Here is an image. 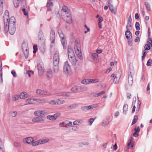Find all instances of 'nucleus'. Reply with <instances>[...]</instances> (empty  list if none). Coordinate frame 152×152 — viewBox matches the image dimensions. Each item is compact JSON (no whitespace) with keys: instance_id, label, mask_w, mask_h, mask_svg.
Here are the masks:
<instances>
[{"instance_id":"1","label":"nucleus","mask_w":152,"mask_h":152,"mask_svg":"<svg viewBox=\"0 0 152 152\" xmlns=\"http://www.w3.org/2000/svg\"><path fill=\"white\" fill-rule=\"evenodd\" d=\"M68 58L72 65L77 67L81 63L80 61L76 59L74 52L70 46H68L67 48Z\"/></svg>"},{"instance_id":"2","label":"nucleus","mask_w":152,"mask_h":152,"mask_svg":"<svg viewBox=\"0 0 152 152\" xmlns=\"http://www.w3.org/2000/svg\"><path fill=\"white\" fill-rule=\"evenodd\" d=\"M74 49L75 53L77 56L80 60L83 59L82 54L81 52V45L79 41L76 39L75 42Z\"/></svg>"},{"instance_id":"3","label":"nucleus","mask_w":152,"mask_h":152,"mask_svg":"<svg viewBox=\"0 0 152 152\" xmlns=\"http://www.w3.org/2000/svg\"><path fill=\"white\" fill-rule=\"evenodd\" d=\"M16 20L15 18L14 17H11L10 18L7 19V30H6V29L5 28V23L4 22V31L5 32H8V30L9 28V26H15V22Z\"/></svg>"},{"instance_id":"4","label":"nucleus","mask_w":152,"mask_h":152,"mask_svg":"<svg viewBox=\"0 0 152 152\" xmlns=\"http://www.w3.org/2000/svg\"><path fill=\"white\" fill-rule=\"evenodd\" d=\"M37 68L39 75H42L43 74L45 70L44 64L42 62H40L38 64Z\"/></svg>"},{"instance_id":"5","label":"nucleus","mask_w":152,"mask_h":152,"mask_svg":"<svg viewBox=\"0 0 152 152\" xmlns=\"http://www.w3.org/2000/svg\"><path fill=\"white\" fill-rule=\"evenodd\" d=\"M59 53L58 51H56L54 54L53 58V64H59Z\"/></svg>"},{"instance_id":"6","label":"nucleus","mask_w":152,"mask_h":152,"mask_svg":"<svg viewBox=\"0 0 152 152\" xmlns=\"http://www.w3.org/2000/svg\"><path fill=\"white\" fill-rule=\"evenodd\" d=\"M9 13L8 10H6L5 11L4 15L3 17L4 22L5 23V28L6 30H7V19H9Z\"/></svg>"},{"instance_id":"7","label":"nucleus","mask_w":152,"mask_h":152,"mask_svg":"<svg viewBox=\"0 0 152 152\" xmlns=\"http://www.w3.org/2000/svg\"><path fill=\"white\" fill-rule=\"evenodd\" d=\"M62 18L67 23H70L72 22V17L69 12L63 15Z\"/></svg>"},{"instance_id":"8","label":"nucleus","mask_w":152,"mask_h":152,"mask_svg":"<svg viewBox=\"0 0 152 152\" xmlns=\"http://www.w3.org/2000/svg\"><path fill=\"white\" fill-rule=\"evenodd\" d=\"M13 2L14 6L15 7H18L20 3L23 7H25L26 4V0H14Z\"/></svg>"},{"instance_id":"9","label":"nucleus","mask_w":152,"mask_h":152,"mask_svg":"<svg viewBox=\"0 0 152 152\" xmlns=\"http://www.w3.org/2000/svg\"><path fill=\"white\" fill-rule=\"evenodd\" d=\"M22 49L23 51L25 58L27 59L28 57V50L27 45L26 44H23L22 45Z\"/></svg>"},{"instance_id":"10","label":"nucleus","mask_w":152,"mask_h":152,"mask_svg":"<svg viewBox=\"0 0 152 152\" xmlns=\"http://www.w3.org/2000/svg\"><path fill=\"white\" fill-rule=\"evenodd\" d=\"M71 71V67L67 61L64 63V65L63 68V71L65 73H69Z\"/></svg>"},{"instance_id":"11","label":"nucleus","mask_w":152,"mask_h":152,"mask_svg":"<svg viewBox=\"0 0 152 152\" xmlns=\"http://www.w3.org/2000/svg\"><path fill=\"white\" fill-rule=\"evenodd\" d=\"M126 38L128 39L129 42H131L132 41V35L131 32L128 30L126 31L125 32Z\"/></svg>"},{"instance_id":"12","label":"nucleus","mask_w":152,"mask_h":152,"mask_svg":"<svg viewBox=\"0 0 152 152\" xmlns=\"http://www.w3.org/2000/svg\"><path fill=\"white\" fill-rule=\"evenodd\" d=\"M34 141L33 138L31 137H26L23 139V141L24 143H26L28 144H31Z\"/></svg>"},{"instance_id":"13","label":"nucleus","mask_w":152,"mask_h":152,"mask_svg":"<svg viewBox=\"0 0 152 152\" xmlns=\"http://www.w3.org/2000/svg\"><path fill=\"white\" fill-rule=\"evenodd\" d=\"M55 38V31L53 30H51L50 33V39L51 41L52 44H54Z\"/></svg>"},{"instance_id":"14","label":"nucleus","mask_w":152,"mask_h":152,"mask_svg":"<svg viewBox=\"0 0 152 152\" xmlns=\"http://www.w3.org/2000/svg\"><path fill=\"white\" fill-rule=\"evenodd\" d=\"M53 6L52 2L51 0L48 1L46 7L47 8V11H50L52 9Z\"/></svg>"},{"instance_id":"15","label":"nucleus","mask_w":152,"mask_h":152,"mask_svg":"<svg viewBox=\"0 0 152 152\" xmlns=\"http://www.w3.org/2000/svg\"><path fill=\"white\" fill-rule=\"evenodd\" d=\"M46 113L45 110H38L35 111L34 115L36 116H39L41 115H44Z\"/></svg>"},{"instance_id":"16","label":"nucleus","mask_w":152,"mask_h":152,"mask_svg":"<svg viewBox=\"0 0 152 152\" xmlns=\"http://www.w3.org/2000/svg\"><path fill=\"white\" fill-rule=\"evenodd\" d=\"M32 121L34 123L44 122V120L41 117H37L34 118L32 119Z\"/></svg>"},{"instance_id":"17","label":"nucleus","mask_w":152,"mask_h":152,"mask_svg":"<svg viewBox=\"0 0 152 152\" xmlns=\"http://www.w3.org/2000/svg\"><path fill=\"white\" fill-rule=\"evenodd\" d=\"M70 95V93L69 92H62L59 93L58 95L66 97H68Z\"/></svg>"},{"instance_id":"18","label":"nucleus","mask_w":152,"mask_h":152,"mask_svg":"<svg viewBox=\"0 0 152 152\" xmlns=\"http://www.w3.org/2000/svg\"><path fill=\"white\" fill-rule=\"evenodd\" d=\"M10 34L11 35H13L15 31V26H9L8 30Z\"/></svg>"},{"instance_id":"19","label":"nucleus","mask_w":152,"mask_h":152,"mask_svg":"<svg viewBox=\"0 0 152 152\" xmlns=\"http://www.w3.org/2000/svg\"><path fill=\"white\" fill-rule=\"evenodd\" d=\"M62 14L64 15L69 12V10L67 7L65 6H63L62 9Z\"/></svg>"},{"instance_id":"20","label":"nucleus","mask_w":152,"mask_h":152,"mask_svg":"<svg viewBox=\"0 0 152 152\" xmlns=\"http://www.w3.org/2000/svg\"><path fill=\"white\" fill-rule=\"evenodd\" d=\"M34 100L38 103L43 104L47 102V100L45 99H35Z\"/></svg>"},{"instance_id":"21","label":"nucleus","mask_w":152,"mask_h":152,"mask_svg":"<svg viewBox=\"0 0 152 152\" xmlns=\"http://www.w3.org/2000/svg\"><path fill=\"white\" fill-rule=\"evenodd\" d=\"M53 69L54 73H57L59 71L58 64H53Z\"/></svg>"},{"instance_id":"22","label":"nucleus","mask_w":152,"mask_h":152,"mask_svg":"<svg viewBox=\"0 0 152 152\" xmlns=\"http://www.w3.org/2000/svg\"><path fill=\"white\" fill-rule=\"evenodd\" d=\"M44 37V35L43 34V32L41 30L39 31L38 34V38L40 40L43 39Z\"/></svg>"},{"instance_id":"23","label":"nucleus","mask_w":152,"mask_h":152,"mask_svg":"<svg viewBox=\"0 0 152 152\" xmlns=\"http://www.w3.org/2000/svg\"><path fill=\"white\" fill-rule=\"evenodd\" d=\"M131 72H130V75H129L128 76V80L129 85L130 86H132L133 84V79L131 74Z\"/></svg>"},{"instance_id":"24","label":"nucleus","mask_w":152,"mask_h":152,"mask_svg":"<svg viewBox=\"0 0 152 152\" xmlns=\"http://www.w3.org/2000/svg\"><path fill=\"white\" fill-rule=\"evenodd\" d=\"M53 75L52 71L51 69H49L47 72V77L49 78L51 77Z\"/></svg>"},{"instance_id":"25","label":"nucleus","mask_w":152,"mask_h":152,"mask_svg":"<svg viewBox=\"0 0 152 152\" xmlns=\"http://www.w3.org/2000/svg\"><path fill=\"white\" fill-rule=\"evenodd\" d=\"M47 118L48 119L54 121L56 119V118L54 114L53 115H48L47 116Z\"/></svg>"},{"instance_id":"26","label":"nucleus","mask_w":152,"mask_h":152,"mask_svg":"<svg viewBox=\"0 0 152 152\" xmlns=\"http://www.w3.org/2000/svg\"><path fill=\"white\" fill-rule=\"evenodd\" d=\"M34 99H27L26 100V102L28 104H33L35 103L34 102V101H35L34 100Z\"/></svg>"},{"instance_id":"27","label":"nucleus","mask_w":152,"mask_h":152,"mask_svg":"<svg viewBox=\"0 0 152 152\" xmlns=\"http://www.w3.org/2000/svg\"><path fill=\"white\" fill-rule=\"evenodd\" d=\"M58 32L61 39L64 38V35L61 29H58Z\"/></svg>"},{"instance_id":"28","label":"nucleus","mask_w":152,"mask_h":152,"mask_svg":"<svg viewBox=\"0 0 152 152\" xmlns=\"http://www.w3.org/2000/svg\"><path fill=\"white\" fill-rule=\"evenodd\" d=\"M131 140L130 139L128 142L127 146V148L129 149V148H130L132 149L134 147V145L133 143H131Z\"/></svg>"},{"instance_id":"29","label":"nucleus","mask_w":152,"mask_h":152,"mask_svg":"<svg viewBox=\"0 0 152 152\" xmlns=\"http://www.w3.org/2000/svg\"><path fill=\"white\" fill-rule=\"evenodd\" d=\"M27 94L26 92H22L20 95V97L21 99H23L27 97Z\"/></svg>"},{"instance_id":"30","label":"nucleus","mask_w":152,"mask_h":152,"mask_svg":"<svg viewBox=\"0 0 152 152\" xmlns=\"http://www.w3.org/2000/svg\"><path fill=\"white\" fill-rule=\"evenodd\" d=\"M109 121L110 120L109 118H107L104 120L102 124V126H105L109 124Z\"/></svg>"},{"instance_id":"31","label":"nucleus","mask_w":152,"mask_h":152,"mask_svg":"<svg viewBox=\"0 0 152 152\" xmlns=\"http://www.w3.org/2000/svg\"><path fill=\"white\" fill-rule=\"evenodd\" d=\"M91 107H90V105L85 106L82 107L81 108V109L83 111H85L86 110H88L89 109H91Z\"/></svg>"},{"instance_id":"32","label":"nucleus","mask_w":152,"mask_h":152,"mask_svg":"<svg viewBox=\"0 0 152 152\" xmlns=\"http://www.w3.org/2000/svg\"><path fill=\"white\" fill-rule=\"evenodd\" d=\"M56 105H61L64 103L65 101L62 99H56Z\"/></svg>"},{"instance_id":"33","label":"nucleus","mask_w":152,"mask_h":152,"mask_svg":"<svg viewBox=\"0 0 152 152\" xmlns=\"http://www.w3.org/2000/svg\"><path fill=\"white\" fill-rule=\"evenodd\" d=\"M90 79H87L83 80L81 81V83L83 84H87L90 83Z\"/></svg>"},{"instance_id":"34","label":"nucleus","mask_w":152,"mask_h":152,"mask_svg":"<svg viewBox=\"0 0 152 152\" xmlns=\"http://www.w3.org/2000/svg\"><path fill=\"white\" fill-rule=\"evenodd\" d=\"M145 5L147 10L149 12L151 10L150 4L148 2H145Z\"/></svg>"},{"instance_id":"35","label":"nucleus","mask_w":152,"mask_h":152,"mask_svg":"<svg viewBox=\"0 0 152 152\" xmlns=\"http://www.w3.org/2000/svg\"><path fill=\"white\" fill-rule=\"evenodd\" d=\"M41 144L40 140L37 141H35L34 142H33L32 143V145L33 146H34L36 145Z\"/></svg>"},{"instance_id":"36","label":"nucleus","mask_w":152,"mask_h":152,"mask_svg":"<svg viewBox=\"0 0 152 152\" xmlns=\"http://www.w3.org/2000/svg\"><path fill=\"white\" fill-rule=\"evenodd\" d=\"M14 145L16 148H19L21 146V143L18 141H15L14 142Z\"/></svg>"},{"instance_id":"37","label":"nucleus","mask_w":152,"mask_h":152,"mask_svg":"<svg viewBox=\"0 0 152 152\" xmlns=\"http://www.w3.org/2000/svg\"><path fill=\"white\" fill-rule=\"evenodd\" d=\"M17 114L18 112L17 111L10 112L9 113L10 116L12 117H15L17 115Z\"/></svg>"},{"instance_id":"38","label":"nucleus","mask_w":152,"mask_h":152,"mask_svg":"<svg viewBox=\"0 0 152 152\" xmlns=\"http://www.w3.org/2000/svg\"><path fill=\"white\" fill-rule=\"evenodd\" d=\"M126 28L127 30H131L132 29L131 22H130V23H128V22H127V23L126 27Z\"/></svg>"},{"instance_id":"39","label":"nucleus","mask_w":152,"mask_h":152,"mask_svg":"<svg viewBox=\"0 0 152 152\" xmlns=\"http://www.w3.org/2000/svg\"><path fill=\"white\" fill-rule=\"evenodd\" d=\"M128 105L127 104H124L123 107V112L124 114L126 113V112L127 111Z\"/></svg>"},{"instance_id":"40","label":"nucleus","mask_w":152,"mask_h":152,"mask_svg":"<svg viewBox=\"0 0 152 152\" xmlns=\"http://www.w3.org/2000/svg\"><path fill=\"white\" fill-rule=\"evenodd\" d=\"M79 88L77 87L74 86L72 88L71 91L73 93H76L78 91Z\"/></svg>"},{"instance_id":"41","label":"nucleus","mask_w":152,"mask_h":152,"mask_svg":"<svg viewBox=\"0 0 152 152\" xmlns=\"http://www.w3.org/2000/svg\"><path fill=\"white\" fill-rule=\"evenodd\" d=\"M90 83H96L99 82V80L98 79H90Z\"/></svg>"},{"instance_id":"42","label":"nucleus","mask_w":152,"mask_h":152,"mask_svg":"<svg viewBox=\"0 0 152 152\" xmlns=\"http://www.w3.org/2000/svg\"><path fill=\"white\" fill-rule=\"evenodd\" d=\"M51 94L50 93L45 91H42V95L49 96Z\"/></svg>"},{"instance_id":"43","label":"nucleus","mask_w":152,"mask_h":152,"mask_svg":"<svg viewBox=\"0 0 152 152\" xmlns=\"http://www.w3.org/2000/svg\"><path fill=\"white\" fill-rule=\"evenodd\" d=\"M96 117L95 118H90L89 119L88 121V124L91 126L93 122L94 121L95 119L96 118Z\"/></svg>"},{"instance_id":"44","label":"nucleus","mask_w":152,"mask_h":152,"mask_svg":"<svg viewBox=\"0 0 152 152\" xmlns=\"http://www.w3.org/2000/svg\"><path fill=\"white\" fill-rule=\"evenodd\" d=\"M138 119V117L137 115H135L134 116V118L133 119L132 125L134 124L137 121Z\"/></svg>"},{"instance_id":"45","label":"nucleus","mask_w":152,"mask_h":152,"mask_svg":"<svg viewBox=\"0 0 152 152\" xmlns=\"http://www.w3.org/2000/svg\"><path fill=\"white\" fill-rule=\"evenodd\" d=\"M83 123V121L76 120L73 122V124L74 125H78L80 123L82 124Z\"/></svg>"},{"instance_id":"46","label":"nucleus","mask_w":152,"mask_h":152,"mask_svg":"<svg viewBox=\"0 0 152 152\" xmlns=\"http://www.w3.org/2000/svg\"><path fill=\"white\" fill-rule=\"evenodd\" d=\"M48 103L52 105H56V99L52 100L50 101Z\"/></svg>"},{"instance_id":"47","label":"nucleus","mask_w":152,"mask_h":152,"mask_svg":"<svg viewBox=\"0 0 152 152\" xmlns=\"http://www.w3.org/2000/svg\"><path fill=\"white\" fill-rule=\"evenodd\" d=\"M41 144H43L48 142L49 139L48 138H46L43 140H40Z\"/></svg>"},{"instance_id":"48","label":"nucleus","mask_w":152,"mask_h":152,"mask_svg":"<svg viewBox=\"0 0 152 152\" xmlns=\"http://www.w3.org/2000/svg\"><path fill=\"white\" fill-rule=\"evenodd\" d=\"M140 24L139 22H136L135 24V27L136 29L137 30H139L140 29Z\"/></svg>"},{"instance_id":"49","label":"nucleus","mask_w":152,"mask_h":152,"mask_svg":"<svg viewBox=\"0 0 152 152\" xmlns=\"http://www.w3.org/2000/svg\"><path fill=\"white\" fill-rule=\"evenodd\" d=\"M89 144V143L87 142H83L79 144V147H82L83 145H88Z\"/></svg>"},{"instance_id":"50","label":"nucleus","mask_w":152,"mask_h":152,"mask_svg":"<svg viewBox=\"0 0 152 152\" xmlns=\"http://www.w3.org/2000/svg\"><path fill=\"white\" fill-rule=\"evenodd\" d=\"M91 56L93 59L94 60L95 59L97 58L98 56V55L96 53H94L92 54Z\"/></svg>"},{"instance_id":"51","label":"nucleus","mask_w":152,"mask_h":152,"mask_svg":"<svg viewBox=\"0 0 152 152\" xmlns=\"http://www.w3.org/2000/svg\"><path fill=\"white\" fill-rule=\"evenodd\" d=\"M22 11L23 12L24 14L26 16H27V18H28V12L26 10L25 8H23L22 10Z\"/></svg>"},{"instance_id":"52","label":"nucleus","mask_w":152,"mask_h":152,"mask_svg":"<svg viewBox=\"0 0 152 152\" xmlns=\"http://www.w3.org/2000/svg\"><path fill=\"white\" fill-rule=\"evenodd\" d=\"M152 65V60L151 59H149L147 61L146 65L148 66H151Z\"/></svg>"},{"instance_id":"53","label":"nucleus","mask_w":152,"mask_h":152,"mask_svg":"<svg viewBox=\"0 0 152 152\" xmlns=\"http://www.w3.org/2000/svg\"><path fill=\"white\" fill-rule=\"evenodd\" d=\"M3 146V142L0 138V152H3L2 147Z\"/></svg>"},{"instance_id":"54","label":"nucleus","mask_w":152,"mask_h":152,"mask_svg":"<svg viewBox=\"0 0 152 152\" xmlns=\"http://www.w3.org/2000/svg\"><path fill=\"white\" fill-rule=\"evenodd\" d=\"M61 41L63 47H64V45H65L66 43V40L65 38L61 39Z\"/></svg>"},{"instance_id":"55","label":"nucleus","mask_w":152,"mask_h":152,"mask_svg":"<svg viewBox=\"0 0 152 152\" xmlns=\"http://www.w3.org/2000/svg\"><path fill=\"white\" fill-rule=\"evenodd\" d=\"M42 91L40 89H37L36 90V92L37 94L42 95Z\"/></svg>"},{"instance_id":"56","label":"nucleus","mask_w":152,"mask_h":152,"mask_svg":"<svg viewBox=\"0 0 152 152\" xmlns=\"http://www.w3.org/2000/svg\"><path fill=\"white\" fill-rule=\"evenodd\" d=\"M27 73L28 74L29 77H30L31 75L34 74V72L33 71L28 70L27 71Z\"/></svg>"},{"instance_id":"57","label":"nucleus","mask_w":152,"mask_h":152,"mask_svg":"<svg viewBox=\"0 0 152 152\" xmlns=\"http://www.w3.org/2000/svg\"><path fill=\"white\" fill-rule=\"evenodd\" d=\"M144 48L145 50H148L150 49V46L148 45V44H146L145 45Z\"/></svg>"},{"instance_id":"58","label":"nucleus","mask_w":152,"mask_h":152,"mask_svg":"<svg viewBox=\"0 0 152 152\" xmlns=\"http://www.w3.org/2000/svg\"><path fill=\"white\" fill-rule=\"evenodd\" d=\"M33 48L34 49L33 52L34 53H35L37 50V46L34 45L33 46Z\"/></svg>"},{"instance_id":"59","label":"nucleus","mask_w":152,"mask_h":152,"mask_svg":"<svg viewBox=\"0 0 152 152\" xmlns=\"http://www.w3.org/2000/svg\"><path fill=\"white\" fill-rule=\"evenodd\" d=\"M108 6L110 10L113 8V5L112 4L110 3V1H109L108 3Z\"/></svg>"},{"instance_id":"60","label":"nucleus","mask_w":152,"mask_h":152,"mask_svg":"<svg viewBox=\"0 0 152 152\" xmlns=\"http://www.w3.org/2000/svg\"><path fill=\"white\" fill-rule=\"evenodd\" d=\"M2 73H1V72L0 71V83H2Z\"/></svg>"},{"instance_id":"61","label":"nucleus","mask_w":152,"mask_h":152,"mask_svg":"<svg viewBox=\"0 0 152 152\" xmlns=\"http://www.w3.org/2000/svg\"><path fill=\"white\" fill-rule=\"evenodd\" d=\"M11 73L14 77H17V75L16 74L15 72V71L13 70H12L11 71Z\"/></svg>"},{"instance_id":"62","label":"nucleus","mask_w":152,"mask_h":152,"mask_svg":"<svg viewBox=\"0 0 152 152\" xmlns=\"http://www.w3.org/2000/svg\"><path fill=\"white\" fill-rule=\"evenodd\" d=\"M19 99V96L18 95H15L13 99L12 100L14 101H16V100H18Z\"/></svg>"},{"instance_id":"63","label":"nucleus","mask_w":152,"mask_h":152,"mask_svg":"<svg viewBox=\"0 0 152 152\" xmlns=\"http://www.w3.org/2000/svg\"><path fill=\"white\" fill-rule=\"evenodd\" d=\"M118 82V80L117 77L116 76H115L113 81V83L115 84L117 83Z\"/></svg>"},{"instance_id":"64","label":"nucleus","mask_w":152,"mask_h":152,"mask_svg":"<svg viewBox=\"0 0 152 152\" xmlns=\"http://www.w3.org/2000/svg\"><path fill=\"white\" fill-rule=\"evenodd\" d=\"M148 43L151 45V46L152 47V39L151 38L148 39Z\"/></svg>"}]
</instances>
